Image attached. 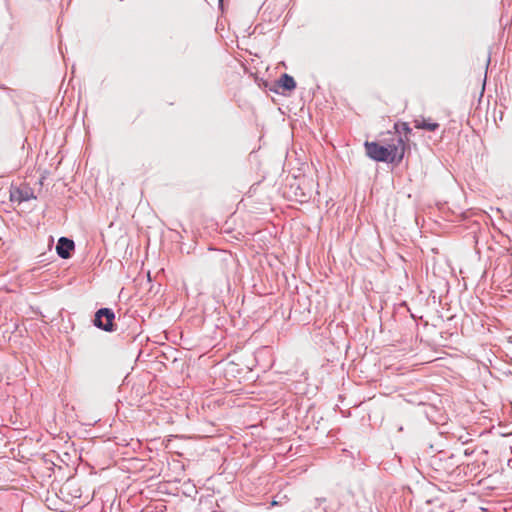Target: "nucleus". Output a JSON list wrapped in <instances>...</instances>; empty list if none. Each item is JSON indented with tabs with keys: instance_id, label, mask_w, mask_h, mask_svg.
Returning a JSON list of instances; mask_svg holds the SVG:
<instances>
[{
	"instance_id": "nucleus-1",
	"label": "nucleus",
	"mask_w": 512,
	"mask_h": 512,
	"mask_svg": "<svg viewBox=\"0 0 512 512\" xmlns=\"http://www.w3.org/2000/svg\"><path fill=\"white\" fill-rule=\"evenodd\" d=\"M364 146L366 155L372 160L396 164L403 160L407 147L402 136H392L386 145L366 141Z\"/></svg>"
},
{
	"instance_id": "nucleus-2",
	"label": "nucleus",
	"mask_w": 512,
	"mask_h": 512,
	"mask_svg": "<svg viewBox=\"0 0 512 512\" xmlns=\"http://www.w3.org/2000/svg\"><path fill=\"white\" fill-rule=\"evenodd\" d=\"M50 488L58 499L67 504H72L82 496L78 482H50Z\"/></svg>"
},
{
	"instance_id": "nucleus-3",
	"label": "nucleus",
	"mask_w": 512,
	"mask_h": 512,
	"mask_svg": "<svg viewBox=\"0 0 512 512\" xmlns=\"http://www.w3.org/2000/svg\"><path fill=\"white\" fill-rule=\"evenodd\" d=\"M115 313L111 308H100L96 311L93 324L106 332L115 331Z\"/></svg>"
},
{
	"instance_id": "nucleus-4",
	"label": "nucleus",
	"mask_w": 512,
	"mask_h": 512,
	"mask_svg": "<svg viewBox=\"0 0 512 512\" xmlns=\"http://www.w3.org/2000/svg\"><path fill=\"white\" fill-rule=\"evenodd\" d=\"M75 249L74 241L67 237H60L57 245L56 252L57 255L62 259H68L71 257L72 252Z\"/></svg>"
},
{
	"instance_id": "nucleus-5",
	"label": "nucleus",
	"mask_w": 512,
	"mask_h": 512,
	"mask_svg": "<svg viewBox=\"0 0 512 512\" xmlns=\"http://www.w3.org/2000/svg\"><path fill=\"white\" fill-rule=\"evenodd\" d=\"M35 198L33 191L30 188H15L10 191V200L12 202L22 203Z\"/></svg>"
},
{
	"instance_id": "nucleus-6",
	"label": "nucleus",
	"mask_w": 512,
	"mask_h": 512,
	"mask_svg": "<svg viewBox=\"0 0 512 512\" xmlns=\"http://www.w3.org/2000/svg\"><path fill=\"white\" fill-rule=\"evenodd\" d=\"M277 83L283 90L286 91H292L296 88V82L294 78L287 73L282 74Z\"/></svg>"
},
{
	"instance_id": "nucleus-7",
	"label": "nucleus",
	"mask_w": 512,
	"mask_h": 512,
	"mask_svg": "<svg viewBox=\"0 0 512 512\" xmlns=\"http://www.w3.org/2000/svg\"><path fill=\"white\" fill-rule=\"evenodd\" d=\"M414 127L417 129L435 131L439 128V124L436 122H430L429 120H426L423 118L421 120H418V119L414 120Z\"/></svg>"
},
{
	"instance_id": "nucleus-8",
	"label": "nucleus",
	"mask_w": 512,
	"mask_h": 512,
	"mask_svg": "<svg viewBox=\"0 0 512 512\" xmlns=\"http://www.w3.org/2000/svg\"><path fill=\"white\" fill-rule=\"evenodd\" d=\"M394 129L396 130V133L393 136H401L402 132L405 133V135L407 136L412 132V129L409 127V124L406 122L395 123ZM404 140L406 142L408 138L406 137V139Z\"/></svg>"
},
{
	"instance_id": "nucleus-9",
	"label": "nucleus",
	"mask_w": 512,
	"mask_h": 512,
	"mask_svg": "<svg viewBox=\"0 0 512 512\" xmlns=\"http://www.w3.org/2000/svg\"><path fill=\"white\" fill-rule=\"evenodd\" d=\"M182 490L187 497L191 498H194L198 493L197 487L194 484V482H182Z\"/></svg>"
},
{
	"instance_id": "nucleus-10",
	"label": "nucleus",
	"mask_w": 512,
	"mask_h": 512,
	"mask_svg": "<svg viewBox=\"0 0 512 512\" xmlns=\"http://www.w3.org/2000/svg\"><path fill=\"white\" fill-rule=\"evenodd\" d=\"M277 497H278V496H276V497L272 500V502H271V506H278V505L282 504V499H286V498H287V497H286V495H284L280 500H277V499H276Z\"/></svg>"
}]
</instances>
